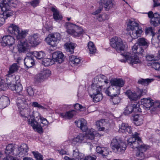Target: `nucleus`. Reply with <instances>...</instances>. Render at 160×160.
<instances>
[{
    "label": "nucleus",
    "mask_w": 160,
    "mask_h": 160,
    "mask_svg": "<svg viewBox=\"0 0 160 160\" xmlns=\"http://www.w3.org/2000/svg\"><path fill=\"white\" fill-rule=\"evenodd\" d=\"M2 160H19L17 158L12 155H6V157Z\"/></svg>",
    "instance_id": "nucleus-61"
},
{
    "label": "nucleus",
    "mask_w": 160,
    "mask_h": 160,
    "mask_svg": "<svg viewBox=\"0 0 160 160\" xmlns=\"http://www.w3.org/2000/svg\"><path fill=\"white\" fill-rule=\"evenodd\" d=\"M51 74V71L49 70L43 69L39 74L36 75L35 77L36 79L38 82H42L49 77Z\"/></svg>",
    "instance_id": "nucleus-19"
},
{
    "label": "nucleus",
    "mask_w": 160,
    "mask_h": 160,
    "mask_svg": "<svg viewBox=\"0 0 160 160\" xmlns=\"http://www.w3.org/2000/svg\"><path fill=\"white\" fill-rule=\"evenodd\" d=\"M137 43H138L139 46H143L148 47L149 45V43L148 41L143 38H141L138 39Z\"/></svg>",
    "instance_id": "nucleus-51"
},
{
    "label": "nucleus",
    "mask_w": 160,
    "mask_h": 160,
    "mask_svg": "<svg viewBox=\"0 0 160 160\" xmlns=\"http://www.w3.org/2000/svg\"><path fill=\"white\" fill-rule=\"evenodd\" d=\"M151 24L156 27L160 24V16L158 13H154L153 17H152L150 20Z\"/></svg>",
    "instance_id": "nucleus-34"
},
{
    "label": "nucleus",
    "mask_w": 160,
    "mask_h": 160,
    "mask_svg": "<svg viewBox=\"0 0 160 160\" xmlns=\"http://www.w3.org/2000/svg\"><path fill=\"white\" fill-rule=\"evenodd\" d=\"M48 122L47 120L37 111L32 112L30 118L28 120V124L32 126L33 129L39 133L43 132L42 127L47 125Z\"/></svg>",
    "instance_id": "nucleus-2"
},
{
    "label": "nucleus",
    "mask_w": 160,
    "mask_h": 160,
    "mask_svg": "<svg viewBox=\"0 0 160 160\" xmlns=\"http://www.w3.org/2000/svg\"><path fill=\"white\" fill-rule=\"evenodd\" d=\"M146 58L147 60L151 61L155 60L154 57L153 55L148 54L146 56Z\"/></svg>",
    "instance_id": "nucleus-64"
},
{
    "label": "nucleus",
    "mask_w": 160,
    "mask_h": 160,
    "mask_svg": "<svg viewBox=\"0 0 160 160\" xmlns=\"http://www.w3.org/2000/svg\"><path fill=\"white\" fill-rule=\"evenodd\" d=\"M31 52L32 53V55L38 59L41 60L45 56V53L42 51L38 52L36 51Z\"/></svg>",
    "instance_id": "nucleus-41"
},
{
    "label": "nucleus",
    "mask_w": 160,
    "mask_h": 160,
    "mask_svg": "<svg viewBox=\"0 0 160 160\" xmlns=\"http://www.w3.org/2000/svg\"><path fill=\"white\" fill-rule=\"evenodd\" d=\"M154 79L152 78H147L144 79L143 78H140L138 81V83L139 84L145 85H148L150 83L154 81Z\"/></svg>",
    "instance_id": "nucleus-43"
},
{
    "label": "nucleus",
    "mask_w": 160,
    "mask_h": 160,
    "mask_svg": "<svg viewBox=\"0 0 160 160\" xmlns=\"http://www.w3.org/2000/svg\"><path fill=\"white\" fill-rule=\"evenodd\" d=\"M51 10L53 12V18L55 20L57 21L62 19V16L60 15L59 11L55 7H52Z\"/></svg>",
    "instance_id": "nucleus-37"
},
{
    "label": "nucleus",
    "mask_w": 160,
    "mask_h": 160,
    "mask_svg": "<svg viewBox=\"0 0 160 160\" xmlns=\"http://www.w3.org/2000/svg\"><path fill=\"white\" fill-rule=\"evenodd\" d=\"M149 148V146L143 144L142 143L140 145L139 147L136 148L137 150L136 152L137 158L140 160L144 159L145 157V152Z\"/></svg>",
    "instance_id": "nucleus-15"
},
{
    "label": "nucleus",
    "mask_w": 160,
    "mask_h": 160,
    "mask_svg": "<svg viewBox=\"0 0 160 160\" xmlns=\"http://www.w3.org/2000/svg\"><path fill=\"white\" fill-rule=\"evenodd\" d=\"M40 1V0H32L29 2H26V4L24 5H26L27 6L31 5L33 8H35L39 5Z\"/></svg>",
    "instance_id": "nucleus-47"
},
{
    "label": "nucleus",
    "mask_w": 160,
    "mask_h": 160,
    "mask_svg": "<svg viewBox=\"0 0 160 160\" xmlns=\"http://www.w3.org/2000/svg\"><path fill=\"white\" fill-rule=\"evenodd\" d=\"M147 92L146 90L139 89L138 92H132L130 90H127L125 92L128 98L131 101H137L141 96L145 94Z\"/></svg>",
    "instance_id": "nucleus-13"
},
{
    "label": "nucleus",
    "mask_w": 160,
    "mask_h": 160,
    "mask_svg": "<svg viewBox=\"0 0 160 160\" xmlns=\"http://www.w3.org/2000/svg\"><path fill=\"white\" fill-rule=\"evenodd\" d=\"M119 132L122 133L128 132L131 134L132 132V128L128 124L122 123L121 124H119Z\"/></svg>",
    "instance_id": "nucleus-27"
},
{
    "label": "nucleus",
    "mask_w": 160,
    "mask_h": 160,
    "mask_svg": "<svg viewBox=\"0 0 160 160\" xmlns=\"http://www.w3.org/2000/svg\"><path fill=\"white\" fill-rule=\"evenodd\" d=\"M39 34L35 33L29 36L28 37V41L32 46H35L39 44Z\"/></svg>",
    "instance_id": "nucleus-30"
},
{
    "label": "nucleus",
    "mask_w": 160,
    "mask_h": 160,
    "mask_svg": "<svg viewBox=\"0 0 160 160\" xmlns=\"http://www.w3.org/2000/svg\"><path fill=\"white\" fill-rule=\"evenodd\" d=\"M100 3L104 6L106 10L112 8L114 5L112 0H101Z\"/></svg>",
    "instance_id": "nucleus-33"
},
{
    "label": "nucleus",
    "mask_w": 160,
    "mask_h": 160,
    "mask_svg": "<svg viewBox=\"0 0 160 160\" xmlns=\"http://www.w3.org/2000/svg\"><path fill=\"white\" fill-rule=\"evenodd\" d=\"M65 27L67 32L75 37H79L84 32L82 28L70 22H66Z\"/></svg>",
    "instance_id": "nucleus-6"
},
{
    "label": "nucleus",
    "mask_w": 160,
    "mask_h": 160,
    "mask_svg": "<svg viewBox=\"0 0 160 160\" xmlns=\"http://www.w3.org/2000/svg\"><path fill=\"white\" fill-rule=\"evenodd\" d=\"M111 98L110 99V102L112 103V104L115 105L118 104L120 102L119 98L117 96H113L111 97Z\"/></svg>",
    "instance_id": "nucleus-53"
},
{
    "label": "nucleus",
    "mask_w": 160,
    "mask_h": 160,
    "mask_svg": "<svg viewBox=\"0 0 160 160\" xmlns=\"http://www.w3.org/2000/svg\"><path fill=\"white\" fill-rule=\"evenodd\" d=\"M120 88L116 87L111 84V85L106 90L105 92L108 96L113 97L119 95L120 93Z\"/></svg>",
    "instance_id": "nucleus-20"
},
{
    "label": "nucleus",
    "mask_w": 160,
    "mask_h": 160,
    "mask_svg": "<svg viewBox=\"0 0 160 160\" xmlns=\"http://www.w3.org/2000/svg\"><path fill=\"white\" fill-rule=\"evenodd\" d=\"M16 103L19 109L29 107L30 104L29 100L26 98L24 95L22 94L18 95L16 100Z\"/></svg>",
    "instance_id": "nucleus-14"
},
{
    "label": "nucleus",
    "mask_w": 160,
    "mask_h": 160,
    "mask_svg": "<svg viewBox=\"0 0 160 160\" xmlns=\"http://www.w3.org/2000/svg\"><path fill=\"white\" fill-rule=\"evenodd\" d=\"M152 109H153V108H154V109L153 111L152 112H151L152 113H153V112H155L156 110V109L157 108H160V101H156L154 102L153 101V104H152Z\"/></svg>",
    "instance_id": "nucleus-59"
},
{
    "label": "nucleus",
    "mask_w": 160,
    "mask_h": 160,
    "mask_svg": "<svg viewBox=\"0 0 160 160\" xmlns=\"http://www.w3.org/2000/svg\"><path fill=\"white\" fill-rule=\"evenodd\" d=\"M31 105L32 107L37 108L39 109H44L45 108L43 106H42L38 102H31Z\"/></svg>",
    "instance_id": "nucleus-55"
},
{
    "label": "nucleus",
    "mask_w": 160,
    "mask_h": 160,
    "mask_svg": "<svg viewBox=\"0 0 160 160\" xmlns=\"http://www.w3.org/2000/svg\"><path fill=\"white\" fill-rule=\"evenodd\" d=\"M139 135L137 132L133 133L132 137L127 140L128 145L133 149L139 147L140 145L142 143Z\"/></svg>",
    "instance_id": "nucleus-9"
},
{
    "label": "nucleus",
    "mask_w": 160,
    "mask_h": 160,
    "mask_svg": "<svg viewBox=\"0 0 160 160\" xmlns=\"http://www.w3.org/2000/svg\"><path fill=\"white\" fill-rule=\"evenodd\" d=\"M105 78L106 77L105 76L102 75L101 77L98 79L99 83L98 82V84L95 82V81H94V82L92 83L91 86L89 87L88 88V91L90 96H92L93 94L100 93L102 86L100 84V81H101V80L100 79L102 78L105 79Z\"/></svg>",
    "instance_id": "nucleus-11"
},
{
    "label": "nucleus",
    "mask_w": 160,
    "mask_h": 160,
    "mask_svg": "<svg viewBox=\"0 0 160 160\" xmlns=\"http://www.w3.org/2000/svg\"><path fill=\"white\" fill-rule=\"evenodd\" d=\"M10 103L9 98L5 96H2L0 98V109L7 107Z\"/></svg>",
    "instance_id": "nucleus-32"
},
{
    "label": "nucleus",
    "mask_w": 160,
    "mask_h": 160,
    "mask_svg": "<svg viewBox=\"0 0 160 160\" xmlns=\"http://www.w3.org/2000/svg\"><path fill=\"white\" fill-rule=\"evenodd\" d=\"M2 6L0 7L3 12L0 13V27L3 25L5 20L8 17L12 16L14 12L12 11L9 10V7Z\"/></svg>",
    "instance_id": "nucleus-10"
},
{
    "label": "nucleus",
    "mask_w": 160,
    "mask_h": 160,
    "mask_svg": "<svg viewBox=\"0 0 160 160\" xmlns=\"http://www.w3.org/2000/svg\"><path fill=\"white\" fill-rule=\"evenodd\" d=\"M18 49L19 52L27 53L29 51V47L27 41H19L18 42Z\"/></svg>",
    "instance_id": "nucleus-23"
},
{
    "label": "nucleus",
    "mask_w": 160,
    "mask_h": 160,
    "mask_svg": "<svg viewBox=\"0 0 160 160\" xmlns=\"http://www.w3.org/2000/svg\"><path fill=\"white\" fill-rule=\"evenodd\" d=\"M111 147L113 152L119 154L123 153L126 149V144L118 138H113L111 143Z\"/></svg>",
    "instance_id": "nucleus-5"
},
{
    "label": "nucleus",
    "mask_w": 160,
    "mask_h": 160,
    "mask_svg": "<svg viewBox=\"0 0 160 160\" xmlns=\"http://www.w3.org/2000/svg\"><path fill=\"white\" fill-rule=\"evenodd\" d=\"M73 156L78 160H81L84 156V154L79 152L78 150L76 149L73 150Z\"/></svg>",
    "instance_id": "nucleus-45"
},
{
    "label": "nucleus",
    "mask_w": 160,
    "mask_h": 160,
    "mask_svg": "<svg viewBox=\"0 0 160 160\" xmlns=\"http://www.w3.org/2000/svg\"><path fill=\"white\" fill-rule=\"evenodd\" d=\"M73 106L71 105L64 104L62 105V107H61V108L62 110H68L72 108Z\"/></svg>",
    "instance_id": "nucleus-63"
},
{
    "label": "nucleus",
    "mask_w": 160,
    "mask_h": 160,
    "mask_svg": "<svg viewBox=\"0 0 160 160\" xmlns=\"http://www.w3.org/2000/svg\"><path fill=\"white\" fill-rule=\"evenodd\" d=\"M15 88V89L14 90L18 94V95L19 94H21V92L22 91V85L20 84H17Z\"/></svg>",
    "instance_id": "nucleus-58"
},
{
    "label": "nucleus",
    "mask_w": 160,
    "mask_h": 160,
    "mask_svg": "<svg viewBox=\"0 0 160 160\" xmlns=\"http://www.w3.org/2000/svg\"><path fill=\"white\" fill-rule=\"evenodd\" d=\"M96 151L98 153L102 154L104 156H107L109 154V148L98 146L96 148Z\"/></svg>",
    "instance_id": "nucleus-36"
},
{
    "label": "nucleus",
    "mask_w": 160,
    "mask_h": 160,
    "mask_svg": "<svg viewBox=\"0 0 160 160\" xmlns=\"http://www.w3.org/2000/svg\"><path fill=\"white\" fill-rule=\"evenodd\" d=\"M133 111L135 112H142L141 109L140 108L139 104L136 103L128 105L125 108L123 113L125 115H128Z\"/></svg>",
    "instance_id": "nucleus-16"
},
{
    "label": "nucleus",
    "mask_w": 160,
    "mask_h": 160,
    "mask_svg": "<svg viewBox=\"0 0 160 160\" xmlns=\"http://www.w3.org/2000/svg\"><path fill=\"white\" fill-rule=\"evenodd\" d=\"M26 90L27 93L29 95L31 96H33L34 92L33 88L31 87H28L26 89Z\"/></svg>",
    "instance_id": "nucleus-62"
},
{
    "label": "nucleus",
    "mask_w": 160,
    "mask_h": 160,
    "mask_svg": "<svg viewBox=\"0 0 160 160\" xmlns=\"http://www.w3.org/2000/svg\"><path fill=\"white\" fill-rule=\"evenodd\" d=\"M75 123L78 127L83 132H86L85 135L79 134L72 139L71 142L72 144L78 145L87 142V140L93 139L96 135V131L94 129L91 128L88 129L87 122L83 118L76 121Z\"/></svg>",
    "instance_id": "nucleus-1"
},
{
    "label": "nucleus",
    "mask_w": 160,
    "mask_h": 160,
    "mask_svg": "<svg viewBox=\"0 0 160 160\" xmlns=\"http://www.w3.org/2000/svg\"><path fill=\"white\" fill-rule=\"evenodd\" d=\"M61 39L60 35L56 33L49 34L45 39L47 43L52 47H56Z\"/></svg>",
    "instance_id": "nucleus-12"
},
{
    "label": "nucleus",
    "mask_w": 160,
    "mask_h": 160,
    "mask_svg": "<svg viewBox=\"0 0 160 160\" xmlns=\"http://www.w3.org/2000/svg\"><path fill=\"white\" fill-rule=\"evenodd\" d=\"M31 53H27L24 59V64L28 68L32 67L34 64V62Z\"/></svg>",
    "instance_id": "nucleus-24"
},
{
    "label": "nucleus",
    "mask_w": 160,
    "mask_h": 160,
    "mask_svg": "<svg viewBox=\"0 0 160 160\" xmlns=\"http://www.w3.org/2000/svg\"><path fill=\"white\" fill-rule=\"evenodd\" d=\"M110 44L112 48L118 52L124 51L128 47L126 43L123 42L121 38L117 37H114L111 39Z\"/></svg>",
    "instance_id": "nucleus-8"
},
{
    "label": "nucleus",
    "mask_w": 160,
    "mask_h": 160,
    "mask_svg": "<svg viewBox=\"0 0 160 160\" xmlns=\"http://www.w3.org/2000/svg\"><path fill=\"white\" fill-rule=\"evenodd\" d=\"M129 29L128 33L132 39H136L141 36L142 32V28L135 20L129 19L127 24Z\"/></svg>",
    "instance_id": "nucleus-4"
},
{
    "label": "nucleus",
    "mask_w": 160,
    "mask_h": 160,
    "mask_svg": "<svg viewBox=\"0 0 160 160\" xmlns=\"http://www.w3.org/2000/svg\"><path fill=\"white\" fill-rule=\"evenodd\" d=\"M28 32V30L22 29L18 25L12 23L10 24L7 29L8 32L15 36L18 40L25 38Z\"/></svg>",
    "instance_id": "nucleus-3"
},
{
    "label": "nucleus",
    "mask_w": 160,
    "mask_h": 160,
    "mask_svg": "<svg viewBox=\"0 0 160 160\" xmlns=\"http://www.w3.org/2000/svg\"><path fill=\"white\" fill-rule=\"evenodd\" d=\"M20 110V114L21 117L24 120H27L28 122V119L30 118L32 112L28 107L24 108H21Z\"/></svg>",
    "instance_id": "nucleus-22"
},
{
    "label": "nucleus",
    "mask_w": 160,
    "mask_h": 160,
    "mask_svg": "<svg viewBox=\"0 0 160 160\" xmlns=\"http://www.w3.org/2000/svg\"><path fill=\"white\" fill-rule=\"evenodd\" d=\"M70 63L71 64L77 65L79 64L81 61V59L76 56L71 55L69 57Z\"/></svg>",
    "instance_id": "nucleus-39"
},
{
    "label": "nucleus",
    "mask_w": 160,
    "mask_h": 160,
    "mask_svg": "<svg viewBox=\"0 0 160 160\" xmlns=\"http://www.w3.org/2000/svg\"><path fill=\"white\" fill-rule=\"evenodd\" d=\"M19 3L17 0H0V7H2V6L9 7V10H11V7H16L19 5Z\"/></svg>",
    "instance_id": "nucleus-21"
},
{
    "label": "nucleus",
    "mask_w": 160,
    "mask_h": 160,
    "mask_svg": "<svg viewBox=\"0 0 160 160\" xmlns=\"http://www.w3.org/2000/svg\"><path fill=\"white\" fill-rule=\"evenodd\" d=\"M29 148L27 145L25 144H22L18 147L16 150L15 156L23 157L28 154Z\"/></svg>",
    "instance_id": "nucleus-18"
},
{
    "label": "nucleus",
    "mask_w": 160,
    "mask_h": 160,
    "mask_svg": "<svg viewBox=\"0 0 160 160\" xmlns=\"http://www.w3.org/2000/svg\"><path fill=\"white\" fill-rule=\"evenodd\" d=\"M105 123V121L104 119H102L96 122V125L99 131H103L104 130L105 128L102 127V126Z\"/></svg>",
    "instance_id": "nucleus-48"
},
{
    "label": "nucleus",
    "mask_w": 160,
    "mask_h": 160,
    "mask_svg": "<svg viewBox=\"0 0 160 160\" xmlns=\"http://www.w3.org/2000/svg\"><path fill=\"white\" fill-rule=\"evenodd\" d=\"M144 52V50L142 47L139 46L138 43H136L132 48V51L131 52V53L135 54L141 55L143 54Z\"/></svg>",
    "instance_id": "nucleus-31"
},
{
    "label": "nucleus",
    "mask_w": 160,
    "mask_h": 160,
    "mask_svg": "<svg viewBox=\"0 0 160 160\" xmlns=\"http://www.w3.org/2000/svg\"><path fill=\"white\" fill-rule=\"evenodd\" d=\"M160 38V36H157V39L158 40V42H154L153 40H152V44L153 45H154L155 47L156 48H160V50L158 51V53H159V54L160 55V43L159 42V40H160L159 38Z\"/></svg>",
    "instance_id": "nucleus-57"
},
{
    "label": "nucleus",
    "mask_w": 160,
    "mask_h": 160,
    "mask_svg": "<svg viewBox=\"0 0 160 160\" xmlns=\"http://www.w3.org/2000/svg\"><path fill=\"white\" fill-rule=\"evenodd\" d=\"M111 84L114 85L116 87L120 88L122 87L125 84V81L122 78H115L112 79L111 82Z\"/></svg>",
    "instance_id": "nucleus-35"
},
{
    "label": "nucleus",
    "mask_w": 160,
    "mask_h": 160,
    "mask_svg": "<svg viewBox=\"0 0 160 160\" xmlns=\"http://www.w3.org/2000/svg\"><path fill=\"white\" fill-rule=\"evenodd\" d=\"M55 61L53 59L46 58L42 61V64L45 66H48L54 64Z\"/></svg>",
    "instance_id": "nucleus-46"
},
{
    "label": "nucleus",
    "mask_w": 160,
    "mask_h": 160,
    "mask_svg": "<svg viewBox=\"0 0 160 160\" xmlns=\"http://www.w3.org/2000/svg\"><path fill=\"white\" fill-rule=\"evenodd\" d=\"M133 121L135 124L139 126L142 124L143 120L142 116L136 115L134 117Z\"/></svg>",
    "instance_id": "nucleus-44"
},
{
    "label": "nucleus",
    "mask_w": 160,
    "mask_h": 160,
    "mask_svg": "<svg viewBox=\"0 0 160 160\" xmlns=\"http://www.w3.org/2000/svg\"><path fill=\"white\" fill-rule=\"evenodd\" d=\"M65 46L67 51L72 54L74 52V49L76 46V44L70 42L66 43Z\"/></svg>",
    "instance_id": "nucleus-40"
},
{
    "label": "nucleus",
    "mask_w": 160,
    "mask_h": 160,
    "mask_svg": "<svg viewBox=\"0 0 160 160\" xmlns=\"http://www.w3.org/2000/svg\"><path fill=\"white\" fill-rule=\"evenodd\" d=\"M97 19L100 22H102L108 18V16L105 13L101 14L97 18Z\"/></svg>",
    "instance_id": "nucleus-52"
},
{
    "label": "nucleus",
    "mask_w": 160,
    "mask_h": 160,
    "mask_svg": "<svg viewBox=\"0 0 160 160\" xmlns=\"http://www.w3.org/2000/svg\"><path fill=\"white\" fill-rule=\"evenodd\" d=\"M14 145L12 144H9L7 145L5 150L4 152L6 155H14L13 151L14 149Z\"/></svg>",
    "instance_id": "nucleus-38"
},
{
    "label": "nucleus",
    "mask_w": 160,
    "mask_h": 160,
    "mask_svg": "<svg viewBox=\"0 0 160 160\" xmlns=\"http://www.w3.org/2000/svg\"><path fill=\"white\" fill-rule=\"evenodd\" d=\"M88 48L90 54L94 53L96 51V49L94 43L92 42H89L88 43Z\"/></svg>",
    "instance_id": "nucleus-50"
},
{
    "label": "nucleus",
    "mask_w": 160,
    "mask_h": 160,
    "mask_svg": "<svg viewBox=\"0 0 160 160\" xmlns=\"http://www.w3.org/2000/svg\"><path fill=\"white\" fill-rule=\"evenodd\" d=\"M137 55L129 52H124L121 54V55L125 59L120 60V61L122 62H127L131 65L141 64L142 63V62Z\"/></svg>",
    "instance_id": "nucleus-7"
},
{
    "label": "nucleus",
    "mask_w": 160,
    "mask_h": 160,
    "mask_svg": "<svg viewBox=\"0 0 160 160\" xmlns=\"http://www.w3.org/2000/svg\"><path fill=\"white\" fill-rule=\"evenodd\" d=\"M90 96L93 98V100L95 102H97L100 101L102 98V95L101 92L94 94L92 95V96Z\"/></svg>",
    "instance_id": "nucleus-42"
},
{
    "label": "nucleus",
    "mask_w": 160,
    "mask_h": 160,
    "mask_svg": "<svg viewBox=\"0 0 160 160\" xmlns=\"http://www.w3.org/2000/svg\"><path fill=\"white\" fill-rule=\"evenodd\" d=\"M4 80L2 78H0V90H5L7 89V87L12 90L15 89L16 85L14 84L8 83L4 84Z\"/></svg>",
    "instance_id": "nucleus-28"
},
{
    "label": "nucleus",
    "mask_w": 160,
    "mask_h": 160,
    "mask_svg": "<svg viewBox=\"0 0 160 160\" xmlns=\"http://www.w3.org/2000/svg\"><path fill=\"white\" fill-rule=\"evenodd\" d=\"M149 65L155 70H160V63L158 62L149 63H148V66Z\"/></svg>",
    "instance_id": "nucleus-54"
},
{
    "label": "nucleus",
    "mask_w": 160,
    "mask_h": 160,
    "mask_svg": "<svg viewBox=\"0 0 160 160\" xmlns=\"http://www.w3.org/2000/svg\"><path fill=\"white\" fill-rule=\"evenodd\" d=\"M18 68V66L16 63H13L10 67L9 68V70L8 72V77H10V75L12 73L14 72H15L17 71Z\"/></svg>",
    "instance_id": "nucleus-49"
},
{
    "label": "nucleus",
    "mask_w": 160,
    "mask_h": 160,
    "mask_svg": "<svg viewBox=\"0 0 160 160\" xmlns=\"http://www.w3.org/2000/svg\"><path fill=\"white\" fill-rule=\"evenodd\" d=\"M52 58L55 62H58L59 63H62L64 59L63 54L60 51L54 52L52 55Z\"/></svg>",
    "instance_id": "nucleus-29"
},
{
    "label": "nucleus",
    "mask_w": 160,
    "mask_h": 160,
    "mask_svg": "<svg viewBox=\"0 0 160 160\" xmlns=\"http://www.w3.org/2000/svg\"><path fill=\"white\" fill-rule=\"evenodd\" d=\"M15 42L14 38L11 35H6L3 37L1 40L0 43L3 46H11L13 45Z\"/></svg>",
    "instance_id": "nucleus-17"
},
{
    "label": "nucleus",
    "mask_w": 160,
    "mask_h": 160,
    "mask_svg": "<svg viewBox=\"0 0 160 160\" xmlns=\"http://www.w3.org/2000/svg\"><path fill=\"white\" fill-rule=\"evenodd\" d=\"M153 101L149 98L142 99L141 100V105H140V107H143L146 110H149L152 106Z\"/></svg>",
    "instance_id": "nucleus-26"
},
{
    "label": "nucleus",
    "mask_w": 160,
    "mask_h": 160,
    "mask_svg": "<svg viewBox=\"0 0 160 160\" xmlns=\"http://www.w3.org/2000/svg\"><path fill=\"white\" fill-rule=\"evenodd\" d=\"M145 33L146 34H150L152 36L154 35L153 29L151 27H148L146 29Z\"/></svg>",
    "instance_id": "nucleus-60"
},
{
    "label": "nucleus",
    "mask_w": 160,
    "mask_h": 160,
    "mask_svg": "<svg viewBox=\"0 0 160 160\" xmlns=\"http://www.w3.org/2000/svg\"><path fill=\"white\" fill-rule=\"evenodd\" d=\"M33 154L37 160H42L43 157L40 153L37 152H32Z\"/></svg>",
    "instance_id": "nucleus-56"
},
{
    "label": "nucleus",
    "mask_w": 160,
    "mask_h": 160,
    "mask_svg": "<svg viewBox=\"0 0 160 160\" xmlns=\"http://www.w3.org/2000/svg\"><path fill=\"white\" fill-rule=\"evenodd\" d=\"M76 114V111L75 110H72L65 112H60L59 114L62 118L70 120Z\"/></svg>",
    "instance_id": "nucleus-25"
}]
</instances>
